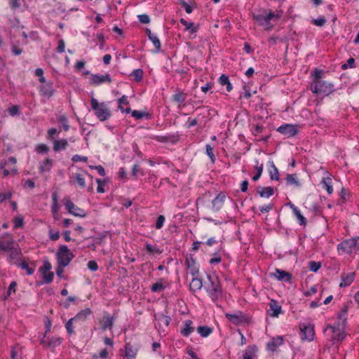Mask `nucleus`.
I'll use <instances>...</instances> for the list:
<instances>
[{
    "instance_id": "obj_1",
    "label": "nucleus",
    "mask_w": 359,
    "mask_h": 359,
    "mask_svg": "<svg viewBox=\"0 0 359 359\" xmlns=\"http://www.w3.org/2000/svg\"><path fill=\"white\" fill-rule=\"evenodd\" d=\"M208 279L209 283L205 286L206 290L211 299L215 302L222 296V289L220 282L215 275H208Z\"/></svg>"
},
{
    "instance_id": "obj_2",
    "label": "nucleus",
    "mask_w": 359,
    "mask_h": 359,
    "mask_svg": "<svg viewBox=\"0 0 359 359\" xmlns=\"http://www.w3.org/2000/svg\"><path fill=\"white\" fill-rule=\"evenodd\" d=\"M90 104L95 116L100 121H104L110 117L111 112L104 102L99 103L95 98L92 97Z\"/></svg>"
},
{
    "instance_id": "obj_3",
    "label": "nucleus",
    "mask_w": 359,
    "mask_h": 359,
    "mask_svg": "<svg viewBox=\"0 0 359 359\" xmlns=\"http://www.w3.org/2000/svg\"><path fill=\"white\" fill-rule=\"evenodd\" d=\"M311 90L313 93L328 95L334 91V86L323 80H317L313 81L311 86Z\"/></svg>"
},
{
    "instance_id": "obj_4",
    "label": "nucleus",
    "mask_w": 359,
    "mask_h": 359,
    "mask_svg": "<svg viewBox=\"0 0 359 359\" xmlns=\"http://www.w3.org/2000/svg\"><path fill=\"white\" fill-rule=\"evenodd\" d=\"M57 264L68 266L74 255L70 252L66 245H60L56 253Z\"/></svg>"
},
{
    "instance_id": "obj_5",
    "label": "nucleus",
    "mask_w": 359,
    "mask_h": 359,
    "mask_svg": "<svg viewBox=\"0 0 359 359\" xmlns=\"http://www.w3.org/2000/svg\"><path fill=\"white\" fill-rule=\"evenodd\" d=\"M359 249V236L345 240L338 245V250L346 253H351L353 250Z\"/></svg>"
},
{
    "instance_id": "obj_6",
    "label": "nucleus",
    "mask_w": 359,
    "mask_h": 359,
    "mask_svg": "<svg viewBox=\"0 0 359 359\" xmlns=\"http://www.w3.org/2000/svg\"><path fill=\"white\" fill-rule=\"evenodd\" d=\"M282 12L275 13L272 11H270L269 13L264 11L260 14H253V19L260 25L265 19H274V21H278L280 18Z\"/></svg>"
},
{
    "instance_id": "obj_7",
    "label": "nucleus",
    "mask_w": 359,
    "mask_h": 359,
    "mask_svg": "<svg viewBox=\"0 0 359 359\" xmlns=\"http://www.w3.org/2000/svg\"><path fill=\"white\" fill-rule=\"evenodd\" d=\"M65 205L68 212L70 213L71 215L79 217H85L87 215V213L85 210L75 205L74 203L69 199H65Z\"/></svg>"
},
{
    "instance_id": "obj_8",
    "label": "nucleus",
    "mask_w": 359,
    "mask_h": 359,
    "mask_svg": "<svg viewBox=\"0 0 359 359\" xmlns=\"http://www.w3.org/2000/svg\"><path fill=\"white\" fill-rule=\"evenodd\" d=\"M14 239L11 234L6 233L0 236V250L4 252H8L14 245Z\"/></svg>"
},
{
    "instance_id": "obj_9",
    "label": "nucleus",
    "mask_w": 359,
    "mask_h": 359,
    "mask_svg": "<svg viewBox=\"0 0 359 359\" xmlns=\"http://www.w3.org/2000/svg\"><path fill=\"white\" fill-rule=\"evenodd\" d=\"M51 267L50 263L48 261H46L39 269L43 274L44 283L48 284L53 281L54 273L50 271Z\"/></svg>"
},
{
    "instance_id": "obj_10",
    "label": "nucleus",
    "mask_w": 359,
    "mask_h": 359,
    "mask_svg": "<svg viewBox=\"0 0 359 359\" xmlns=\"http://www.w3.org/2000/svg\"><path fill=\"white\" fill-rule=\"evenodd\" d=\"M301 338L302 340L311 341L314 336V329L311 325L300 324Z\"/></svg>"
},
{
    "instance_id": "obj_11",
    "label": "nucleus",
    "mask_w": 359,
    "mask_h": 359,
    "mask_svg": "<svg viewBox=\"0 0 359 359\" xmlns=\"http://www.w3.org/2000/svg\"><path fill=\"white\" fill-rule=\"evenodd\" d=\"M296 125L284 124L280 126L278 129L280 133L286 135L287 137H294L297 133L298 130Z\"/></svg>"
},
{
    "instance_id": "obj_12",
    "label": "nucleus",
    "mask_w": 359,
    "mask_h": 359,
    "mask_svg": "<svg viewBox=\"0 0 359 359\" xmlns=\"http://www.w3.org/2000/svg\"><path fill=\"white\" fill-rule=\"evenodd\" d=\"M111 79L110 75L107 73L104 75L91 74L90 84L93 86H98L102 83H111Z\"/></svg>"
},
{
    "instance_id": "obj_13",
    "label": "nucleus",
    "mask_w": 359,
    "mask_h": 359,
    "mask_svg": "<svg viewBox=\"0 0 359 359\" xmlns=\"http://www.w3.org/2000/svg\"><path fill=\"white\" fill-rule=\"evenodd\" d=\"M116 316L114 314L111 316L109 314L104 315L102 320L101 321V328L103 331L106 330H111L114 323Z\"/></svg>"
},
{
    "instance_id": "obj_14",
    "label": "nucleus",
    "mask_w": 359,
    "mask_h": 359,
    "mask_svg": "<svg viewBox=\"0 0 359 359\" xmlns=\"http://www.w3.org/2000/svg\"><path fill=\"white\" fill-rule=\"evenodd\" d=\"M226 198V196L223 193L219 194L212 201V210L214 212L219 211L224 202Z\"/></svg>"
},
{
    "instance_id": "obj_15",
    "label": "nucleus",
    "mask_w": 359,
    "mask_h": 359,
    "mask_svg": "<svg viewBox=\"0 0 359 359\" xmlns=\"http://www.w3.org/2000/svg\"><path fill=\"white\" fill-rule=\"evenodd\" d=\"M270 309L269 310V316L272 317H278L282 312V307L275 299H271L269 304Z\"/></svg>"
},
{
    "instance_id": "obj_16",
    "label": "nucleus",
    "mask_w": 359,
    "mask_h": 359,
    "mask_svg": "<svg viewBox=\"0 0 359 359\" xmlns=\"http://www.w3.org/2000/svg\"><path fill=\"white\" fill-rule=\"evenodd\" d=\"M273 276L278 280L284 282H290L292 279V274L285 271L276 269L273 273Z\"/></svg>"
},
{
    "instance_id": "obj_17",
    "label": "nucleus",
    "mask_w": 359,
    "mask_h": 359,
    "mask_svg": "<svg viewBox=\"0 0 359 359\" xmlns=\"http://www.w3.org/2000/svg\"><path fill=\"white\" fill-rule=\"evenodd\" d=\"M283 344V339L282 337H273L266 344V348L269 351H276L277 348Z\"/></svg>"
},
{
    "instance_id": "obj_18",
    "label": "nucleus",
    "mask_w": 359,
    "mask_h": 359,
    "mask_svg": "<svg viewBox=\"0 0 359 359\" xmlns=\"http://www.w3.org/2000/svg\"><path fill=\"white\" fill-rule=\"evenodd\" d=\"M355 276V273L351 272L347 274L341 275L342 281L339 284V287H346L349 286L354 280Z\"/></svg>"
},
{
    "instance_id": "obj_19",
    "label": "nucleus",
    "mask_w": 359,
    "mask_h": 359,
    "mask_svg": "<svg viewBox=\"0 0 359 359\" xmlns=\"http://www.w3.org/2000/svg\"><path fill=\"white\" fill-rule=\"evenodd\" d=\"M125 348L126 355L128 358H133L137 355L138 348L136 344L128 342L126 344Z\"/></svg>"
},
{
    "instance_id": "obj_20",
    "label": "nucleus",
    "mask_w": 359,
    "mask_h": 359,
    "mask_svg": "<svg viewBox=\"0 0 359 359\" xmlns=\"http://www.w3.org/2000/svg\"><path fill=\"white\" fill-rule=\"evenodd\" d=\"M147 36L152 41L154 46L156 48L155 53H158L161 50V42L158 38L151 33V30L148 28H146L145 30Z\"/></svg>"
},
{
    "instance_id": "obj_21",
    "label": "nucleus",
    "mask_w": 359,
    "mask_h": 359,
    "mask_svg": "<svg viewBox=\"0 0 359 359\" xmlns=\"http://www.w3.org/2000/svg\"><path fill=\"white\" fill-rule=\"evenodd\" d=\"M257 193L262 198H269L274 194L273 188L271 187H257Z\"/></svg>"
},
{
    "instance_id": "obj_22",
    "label": "nucleus",
    "mask_w": 359,
    "mask_h": 359,
    "mask_svg": "<svg viewBox=\"0 0 359 359\" xmlns=\"http://www.w3.org/2000/svg\"><path fill=\"white\" fill-rule=\"evenodd\" d=\"M226 317L233 323L239 324L243 322V316L241 311H238L235 313H226Z\"/></svg>"
},
{
    "instance_id": "obj_23",
    "label": "nucleus",
    "mask_w": 359,
    "mask_h": 359,
    "mask_svg": "<svg viewBox=\"0 0 359 359\" xmlns=\"http://www.w3.org/2000/svg\"><path fill=\"white\" fill-rule=\"evenodd\" d=\"M291 209L295 217H297L298 222L300 225L306 226V218L301 214L299 210L294 205L290 204Z\"/></svg>"
},
{
    "instance_id": "obj_24",
    "label": "nucleus",
    "mask_w": 359,
    "mask_h": 359,
    "mask_svg": "<svg viewBox=\"0 0 359 359\" xmlns=\"http://www.w3.org/2000/svg\"><path fill=\"white\" fill-rule=\"evenodd\" d=\"M186 265L187 266V269L190 270V273H191L192 276H195L198 272V269L195 266V259L193 258L192 256L187 257Z\"/></svg>"
},
{
    "instance_id": "obj_25",
    "label": "nucleus",
    "mask_w": 359,
    "mask_h": 359,
    "mask_svg": "<svg viewBox=\"0 0 359 359\" xmlns=\"http://www.w3.org/2000/svg\"><path fill=\"white\" fill-rule=\"evenodd\" d=\"M192 323V321L190 320L184 321V327L181 330V334L183 336L188 337L194 331V327L191 326Z\"/></svg>"
},
{
    "instance_id": "obj_26",
    "label": "nucleus",
    "mask_w": 359,
    "mask_h": 359,
    "mask_svg": "<svg viewBox=\"0 0 359 359\" xmlns=\"http://www.w3.org/2000/svg\"><path fill=\"white\" fill-rule=\"evenodd\" d=\"M52 166H53V160L49 158H47L46 160L43 161L40 163L39 172L41 173L46 172H48L50 171Z\"/></svg>"
},
{
    "instance_id": "obj_27",
    "label": "nucleus",
    "mask_w": 359,
    "mask_h": 359,
    "mask_svg": "<svg viewBox=\"0 0 359 359\" xmlns=\"http://www.w3.org/2000/svg\"><path fill=\"white\" fill-rule=\"evenodd\" d=\"M92 313L90 308H86L84 310L79 311L74 317L75 321H84L87 317Z\"/></svg>"
},
{
    "instance_id": "obj_28",
    "label": "nucleus",
    "mask_w": 359,
    "mask_h": 359,
    "mask_svg": "<svg viewBox=\"0 0 359 359\" xmlns=\"http://www.w3.org/2000/svg\"><path fill=\"white\" fill-rule=\"evenodd\" d=\"M269 165H270V167L271 168L269 170L270 179L271 180L278 181L280 180L279 172H278V168L275 165L273 161H269Z\"/></svg>"
},
{
    "instance_id": "obj_29",
    "label": "nucleus",
    "mask_w": 359,
    "mask_h": 359,
    "mask_svg": "<svg viewBox=\"0 0 359 359\" xmlns=\"http://www.w3.org/2000/svg\"><path fill=\"white\" fill-rule=\"evenodd\" d=\"M68 145V142L66 139L54 140L53 149L55 151L65 149Z\"/></svg>"
},
{
    "instance_id": "obj_30",
    "label": "nucleus",
    "mask_w": 359,
    "mask_h": 359,
    "mask_svg": "<svg viewBox=\"0 0 359 359\" xmlns=\"http://www.w3.org/2000/svg\"><path fill=\"white\" fill-rule=\"evenodd\" d=\"M203 286L202 280L198 278H193L189 285V288L191 291L196 292L201 289Z\"/></svg>"
},
{
    "instance_id": "obj_31",
    "label": "nucleus",
    "mask_w": 359,
    "mask_h": 359,
    "mask_svg": "<svg viewBox=\"0 0 359 359\" xmlns=\"http://www.w3.org/2000/svg\"><path fill=\"white\" fill-rule=\"evenodd\" d=\"M155 140L159 142H168L169 141L175 142L177 141V139H175V136L173 135H157L155 136L154 138Z\"/></svg>"
},
{
    "instance_id": "obj_32",
    "label": "nucleus",
    "mask_w": 359,
    "mask_h": 359,
    "mask_svg": "<svg viewBox=\"0 0 359 359\" xmlns=\"http://www.w3.org/2000/svg\"><path fill=\"white\" fill-rule=\"evenodd\" d=\"M263 169V164H259L258 160H255V170H256V174L252 177V180L257 181L259 179L262 175Z\"/></svg>"
},
{
    "instance_id": "obj_33",
    "label": "nucleus",
    "mask_w": 359,
    "mask_h": 359,
    "mask_svg": "<svg viewBox=\"0 0 359 359\" xmlns=\"http://www.w3.org/2000/svg\"><path fill=\"white\" fill-rule=\"evenodd\" d=\"M285 180L287 184H293L297 187H299L301 185L296 174L287 175Z\"/></svg>"
},
{
    "instance_id": "obj_34",
    "label": "nucleus",
    "mask_w": 359,
    "mask_h": 359,
    "mask_svg": "<svg viewBox=\"0 0 359 359\" xmlns=\"http://www.w3.org/2000/svg\"><path fill=\"white\" fill-rule=\"evenodd\" d=\"M257 351V348L255 345L249 346L243 355V359H248V358L250 359H252Z\"/></svg>"
},
{
    "instance_id": "obj_35",
    "label": "nucleus",
    "mask_w": 359,
    "mask_h": 359,
    "mask_svg": "<svg viewBox=\"0 0 359 359\" xmlns=\"http://www.w3.org/2000/svg\"><path fill=\"white\" fill-rule=\"evenodd\" d=\"M197 332L200 334L201 337H207L212 333V329L206 325L199 326L197 328Z\"/></svg>"
},
{
    "instance_id": "obj_36",
    "label": "nucleus",
    "mask_w": 359,
    "mask_h": 359,
    "mask_svg": "<svg viewBox=\"0 0 359 359\" xmlns=\"http://www.w3.org/2000/svg\"><path fill=\"white\" fill-rule=\"evenodd\" d=\"M180 22L185 26V30H189L191 34H194L197 32V28L194 26V22H188L184 18H181Z\"/></svg>"
},
{
    "instance_id": "obj_37",
    "label": "nucleus",
    "mask_w": 359,
    "mask_h": 359,
    "mask_svg": "<svg viewBox=\"0 0 359 359\" xmlns=\"http://www.w3.org/2000/svg\"><path fill=\"white\" fill-rule=\"evenodd\" d=\"M219 83L222 86H226V90L227 91L230 92L232 90V85L229 81V77L225 74H222V76L219 78Z\"/></svg>"
},
{
    "instance_id": "obj_38",
    "label": "nucleus",
    "mask_w": 359,
    "mask_h": 359,
    "mask_svg": "<svg viewBox=\"0 0 359 359\" xmlns=\"http://www.w3.org/2000/svg\"><path fill=\"white\" fill-rule=\"evenodd\" d=\"M323 188H325L328 194H332L333 191L332 186V180L330 177L323 178L322 180Z\"/></svg>"
},
{
    "instance_id": "obj_39",
    "label": "nucleus",
    "mask_w": 359,
    "mask_h": 359,
    "mask_svg": "<svg viewBox=\"0 0 359 359\" xmlns=\"http://www.w3.org/2000/svg\"><path fill=\"white\" fill-rule=\"evenodd\" d=\"M8 252H10L8 260L9 262H12L15 259H18L20 258V255H21V252L20 250L15 248L14 247L12 248V249L8 250Z\"/></svg>"
},
{
    "instance_id": "obj_40",
    "label": "nucleus",
    "mask_w": 359,
    "mask_h": 359,
    "mask_svg": "<svg viewBox=\"0 0 359 359\" xmlns=\"http://www.w3.org/2000/svg\"><path fill=\"white\" fill-rule=\"evenodd\" d=\"M43 95L51 97L54 94V90L50 83L44 84L41 88Z\"/></svg>"
},
{
    "instance_id": "obj_41",
    "label": "nucleus",
    "mask_w": 359,
    "mask_h": 359,
    "mask_svg": "<svg viewBox=\"0 0 359 359\" xmlns=\"http://www.w3.org/2000/svg\"><path fill=\"white\" fill-rule=\"evenodd\" d=\"M73 177L81 188L86 187V182L82 175L79 173H75L73 175Z\"/></svg>"
},
{
    "instance_id": "obj_42",
    "label": "nucleus",
    "mask_w": 359,
    "mask_h": 359,
    "mask_svg": "<svg viewBox=\"0 0 359 359\" xmlns=\"http://www.w3.org/2000/svg\"><path fill=\"white\" fill-rule=\"evenodd\" d=\"M186 100V95L182 92H177L172 95V100L179 103H182Z\"/></svg>"
},
{
    "instance_id": "obj_43",
    "label": "nucleus",
    "mask_w": 359,
    "mask_h": 359,
    "mask_svg": "<svg viewBox=\"0 0 359 359\" xmlns=\"http://www.w3.org/2000/svg\"><path fill=\"white\" fill-rule=\"evenodd\" d=\"M131 76L134 77L136 81H140L142 79L143 71L142 69H137L133 71Z\"/></svg>"
},
{
    "instance_id": "obj_44",
    "label": "nucleus",
    "mask_w": 359,
    "mask_h": 359,
    "mask_svg": "<svg viewBox=\"0 0 359 359\" xmlns=\"http://www.w3.org/2000/svg\"><path fill=\"white\" fill-rule=\"evenodd\" d=\"M62 343V339L60 337H54L48 340V346L55 348Z\"/></svg>"
},
{
    "instance_id": "obj_45",
    "label": "nucleus",
    "mask_w": 359,
    "mask_h": 359,
    "mask_svg": "<svg viewBox=\"0 0 359 359\" xmlns=\"http://www.w3.org/2000/svg\"><path fill=\"white\" fill-rule=\"evenodd\" d=\"M58 121L62 124L64 130L67 131L69 128V126L68 124V120L66 116L61 115L59 116Z\"/></svg>"
},
{
    "instance_id": "obj_46",
    "label": "nucleus",
    "mask_w": 359,
    "mask_h": 359,
    "mask_svg": "<svg viewBox=\"0 0 359 359\" xmlns=\"http://www.w3.org/2000/svg\"><path fill=\"white\" fill-rule=\"evenodd\" d=\"M321 266L320 262H316L315 261H311L309 262V270L313 272H317Z\"/></svg>"
},
{
    "instance_id": "obj_47",
    "label": "nucleus",
    "mask_w": 359,
    "mask_h": 359,
    "mask_svg": "<svg viewBox=\"0 0 359 359\" xmlns=\"http://www.w3.org/2000/svg\"><path fill=\"white\" fill-rule=\"evenodd\" d=\"M327 20L325 17L320 16L317 19H313L312 23L318 27H323L325 25Z\"/></svg>"
},
{
    "instance_id": "obj_48",
    "label": "nucleus",
    "mask_w": 359,
    "mask_h": 359,
    "mask_svg": "<svg viewBox=\"0 0 359 359\" xmlns=\"http://www.w3.org/2000/svg\"><path fill=\"white\" fill-rule=\"evenodd\" d=\"M132 116L136 119H141L144 116L149 117V114L144 111L134 110L132 111Z\"/></svg>"
},
{
    "instance_id": "obj_49",
    "label": "nucleus",
    "mask_w": 359,
    "mask_h": 359,
    "mask_svg": "<svg viewBox=\"0 0 359 359\" xmlns=\"http://www.w3.org/2000/svg\"><path fill=\"white\" fill-rule=\"evenodd\" d=\"M8 111L12 116L20 114V107L18 105H13L11 107L8 109Z\"/></svg>"
},
{
    "instance_id": "obj_50",
    "label": "nucleus",
    "mask_w": 359,
    "mask_h": 359,
    "mask_svg": "<svg viewBox=\"0 0 359 359\" xmlns=\"http://www.w3.org/2000/svg\"><path fill=\"white\" fill-rule=\"evenodd\" d=\"M73 321H75L74 318H70L65 324V328L67 330V332L69 334H72L74 333V329H73Z\"/></svg>"
},
{
    "instance_id": "obj_51",
    "label": "nucleus",
    "mask_w": 359,
    "mask_h": 359,
    "mask_svg": "<svg viewBox=\"0 0 359 359\" xmlns=\"http://www.w3.org/2000/svg\"><path fill=\"white\" fill-rule=\"evenodd\" d=\"M164 289V286L162 283L158 282L153 284L151 287V290L152 292H161Z\"/></svg>"
},
{
    "instance_id": "obj_52",
    "label": "nucleus",
    "mask_w": 359,
    "mask_h": 359,
    "mask_svg": "<svg viewBox=\"0 0 359 359\" xmlns=\"http://www.w3.org/2000/svg\"><path fill=\"white\" fill-rule=\"evenodd\" d=\"M205 149H206V154L210 157L212 163H215V156L213 154V148L210 144H207L205 147Z\"/></svg>"
},
{
    "instance_id": "obj_53",
    "label": "nucleus",
    "mask_w": 359,
    "mask_h": 359,
    "mask_svg": "<svg viewBox=\"0 0 359 359\" xmlns=\"http://www.w3.org/2000/svg\"><path fill=\"white\" fill-rule=\"evenodd\" d=\"M145 248L149 252H151V253L161 254L162 252V251L160 250L158 248H156L155 246H154L149 243H147L145 245Z\"/></svg>"
},
{
    "instance_id": "obj_54",
    "label": "nucleus",
    "mask_w": 359,
    "mask_h": 359,
    "mask_svg": "<svg viewBox=\"0 0 359 359\" xmlns=\"http://www.w3.org/2000/svg\"><path fill=\"white\" fill-rule=\"evenodd\" d=\"M36 151L38 153H44L46 154L49 151V147L44 144H39L36 146Z\"/></svg>"
},
{
    "instance_id": "obj_55",
    "label": "nucleus",
    "mask_w": 359,
    "mask_h": 359,
    "mask_svg": "<svg viewBox=\"0 0 359 359\" xmlns=\"http://www.w3.org/2000/svg\"><path fill=\"white\" fill-rule=\"evenodd\" d=\"M346 337V334L344 332H339L337 335L333 336L332 337V340L333 341V344H334L336 341L339 342L342 340H344Z\"/></svg>"
},
{
    "instance_id": "obj_56",
    "label": "nucleus",
    "mask_w": 359,
    "mask_h": 359,
    "mask_svg": "<svg viewBox=\"0 0 359 359\" xmlns=\"http://www.w3.org/2000/svg\"><path fill=\"white\" fill-rule=\"evenodd\" d=\"M20 266L24 269V270H26L27 271V273L28 275H32L33 274L34 271V269L29 267L28 264L25 262H22V263H20Z\"/></svg>"
},
{
    "instance_id": "obj_57",
    "label": "nucleus",
    "mask_w": 359,
    "mask_h": 359,
    "mask_svg": "<svg viewBox=\"0 0 359 359\" xmlns=\"http://www.w3.org/2000/svg\"><path fill=\"white\" fill-rule=\"evenodd\" d=\"M12 53L14 55H19L22 53V49L18 47V46L11 41Z\"/></svg>"
},
{
    "instance_id": "obj_58",
    "label": "nucleus",
    "mask_w": 359,
    "mask_h": 359,
    "mask_svg": "<svg viewBox=\"0 0 359 359\" xmlns=\"http://www.w3.org/2000/svg\"><path fill=\"white\" fill-rule=\"evenodd\" d=\"M72 161L73 162H79V161H83V162H87L88 161V157L87 156H82L79 154H75L72 156Z\"/></svg>"
},
{
    "instance_id": "obj_59",
    "label": "nucleus",
    "mask_w": 359,
    "mask_h": 359,
    "mask_svg": "<svg viewBox=\"0 0 359 359\" xmlns=\"http://www.w3.org/2000/svg\"><path fill=\"white\" fill-rule=\"evenodd\" d=\"M271 20L274 21V19H265L260 25L263 26L265 29L270 30L273 27V25L270 22Z\"/></svg>"
},
{
    "instance_id": "obj_60",
    "label": "nucleus",
    "mask_w": 359,
    "mask_h": 359,
    "mask_svg": "<svg viewBox=\"0 0 359 359\" xmlns=\"http://www.w3.org/2000/svg\"><path fill=\"white\" fill-rule=\"evenodd\" d=\"M180 3L187 13L189 14L192 12V7L189 4H187L184 0H180Z\"/></svg>"
},
{
    "instance_id": "obj_61",
    "label": "nucleus",
    "mask_w": 359,
    "mask_h": 359,
    "mask_svg": "<svg viewBox=\"0 0 359 359\" xmlns=\"http://www.w3.org/2000/svg\"><path fill=\"white\" fill-rule=\"evenodd\" d=\"M23 226V217H17L14 219V227L15 229L21 228Z\"/></svg>"
},
{
    "instance_id": "obj_62",
    "label": "nucleus",
    "mask_w": 359,
    "mask_h": 359,
    "mask_svg": "<svg viewBox=\"0 0 359 359\" xmlns=\"http://www.w3.org/2000/svg\"><path fill=\"white\" fill-rule=\"evenodd\" d=\"M164 222H165V217L163 215L158 216L157 218L156 224H155V227L157 229H161L163 226Z\"/></svg>"
},
{
    "instance_id": "obj_63",
    "label": "nucleus",
    "mask_w": 359,
    "mask_h": 359,
    "mask_svg": "<svg viewBox=\"0 0 359 359\" xmlns=\"http://www.w3.org/2000/svg\"><path fill=\"white\" fill-rule=\"evenodd\" d=\"M137 17L139 20L143 24H148L150 22L149 16L147 14H141Z\"/></svg>"
},
{
    "instance_id": "obj_64",
    "label": "nucleus",
    "mask_w": 359,
    "mask_h": 359,
    "mask_svg": "<svg viewBox=\"0 0 359 359\" xmlns=\"http://www.w3.org/2000/svg\"><path fill=\"white\" fill-rule=\"evenodd\" d=\"M88 268L92 271H95L98 269V265L94 260H90L88 262Z\"/></svg>"
}]
</instances>
